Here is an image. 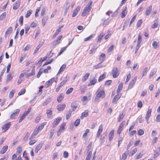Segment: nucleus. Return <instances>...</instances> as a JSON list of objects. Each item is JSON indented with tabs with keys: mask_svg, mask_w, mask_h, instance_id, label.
Returning <instances> with one entry per match:
<instances>
[{
	"mask_svg": "<svg viewBox=\"0 0 160 160\" xmlns=\"http://www.w3.org/2000/svg\"><path fill=\"white\" fill-rule=\"evenodd\" d=\"M96 94H97L95 98V100L98 101L99 100V98L101 97L102 98H104L105 96V94L104 91H100L98 89L96 92Z\"/></svg>",
	"mask_w": 160,
	"mask_h": 160,
	"instance_id": "nucleus-1",
	"label": "nucleus"
},
{
	"mask_svg": "<svg viewBox=\"0 0 160 160\" xmlns=\"http://www.w3.org/2000/svg\"><path fill=\"white\" fill-rule=\"evenodd\" d=\"M112 74L113 77L114 78H117L119 75V73L118 69V68L116 67H114L112 71Z\"/></svg>",
	"mask_w": 160,
	"mask_h": 160,
	"instance_id": "nucleus-2",
	"label": "nucleus"
},
{
	"mask_svg": "<svg viewBox=\"0 0 160 160\" xmlns=\"http://www.w3.org/2000/svg\"><path fill=\"white\" fill-rule=\"evenodd\" d=\"M137 78V77L136 76L132 79L128 85V89H130L132 88L133 86L134 85L136 81Z\"/></svg>",
	"mask_w": 160,
	"mask_h": 160,
	"instance_id": "nucleus-3",
	"label": "nucleus"
},
{
	"mask_svg": "<svg viewBox=\"0 0 160 160\" xmlns=\"http://www.w3.org/2000/svg\"><path fill=\"white\" fill-rule=\"evenodd\" d=\"M92 3V2L90 1L85 7L84 8V10H85L86 11L89 13L92 8L91 5Z\"/></svg>",
	"mask_w": 160,
	"mask_h": 160,
	"instance_id": "nucleus-4",
	"label": "nucleus"
},
{
	"mask_svg": "<svg viewBox=\"0 0 160 160\" xmlns=\"http://www.w3.org/2000/svg\"><path fill=\"white\" fill-rule=\"evenodd\" d=\"M11 125L10 122H8L5 123L4 124L2 127V129L4 130L3 131H2L3 132H6L10 127Z\"/></svg>",
	"mask_w": 160,
	"mask_h": 160,
	"instance_id": "nucleus-5",
	"label": "nucleus"
},
{
	"mask_svg": "<svg viewBox=\"0 0 160 160\" xmlns=\"http://www.w3.org/2000/svg\"><path fill=\"white\" fill-rule=\"evenodd\" d=\"M20 111V110L19 109H17L16 110L15 112L12 113L10 116V118L11 119H14L18 116V114Z\"/></svg>",
	"mask_w": 160,
	"mask_h": 160,
	"instance_id": "nucleus-6",
	"label": "nucleus"
},
{
	"mask_svg": "<svg viewBox=\"0 0 160 160\" xmlns=\"http://www.w3.org/2000/svg\"><path fill=\"white\" fill-rule=\"evenodd\" d=\"M125 123V121H123L120 125L119 127V128L118 129L117 131V133L118 134H120L121 133V131L122 130L123 126Z\"/></svg>",
	"mask_w": 160,
	"mask_h": 160,
	"instance_id": "nucleus-7",
	"label": "nucleus"
},
{
	"mask_svg": "<svg viewBox=\"0 0 160 160\" xmlns=\"http://www.w3.org/2000/svg\"><path fill=\"white\" fill-rule=\"evenodd\" d=\"M64 25H62L58 28L56 31L55 32L53 36V38H55L59 33V32L61 31V29L63 28Z\"/></svg>",
	"mask_w": 160,
	"mask_h": 160,
	"instance_id": "nucleus-8",
	"label": "nucleus"
},
{
	"mask_svg": "<svg viewBox=\"0 0 160 160\" xmlns=\"http://www.w3.org/2000/svg\"><path fill=\"white\" fill-rule=\"evenodd\" d=\"M152 112V109H149L145 117V119L147 121V123H148V120L149 118L150 117L151 115V113Z\"/></svg>",
	"mask_w": 160,
	"mask_h": 160,
	"instance_id": "nucleus-9",
	"label": "nucleus"
},
{
	"mask_svg": "<svg viewBox=\"0 0 160 160\" xmlns=\"http://www.w3.org/2000/svg\"><path fill=\"white\" fill-rule=\"evenodd\" d=\"M21 3V1L18 0L15 3L13 4V9L14 10H17L19 7Z\"/></svg>",
	"mask_w": 160,
	"mask_h": 160,
	"instance_id": "nucleus-10",
	"label": "nucleus"
},
{
	"mask_svg": "<svg viewBox=\"0 0 160 160\" xmlns=\"http://www.w3.org/2000/svg\"><path fill=\"white\" fill-rule=\"evenodd\" d=\"M54 80V78H52L50 80L47 81L45 83V86L46 88L49 87L53 82Z\"/></svg>",
	"mask_w": 160,
	"mask_h": 160,
	"instance_id": "nucleus-11",
	"label": "nucleus"
},
{
	"mask_svg": "<svg viewBox=\"0 0 160 160\" xmlns=\"http://www.w3.org/2000/svg\"><path fill=\"white\" fill-rule=\"evenodd\" d=\"M61 118H58L53 122L52 126L53 127H56L60 122L61 120Z\"/></svg>",
	"mask_w": 160,
	"mask_h": 160,
	"instance_id": "nucleus-12",
	"label": "nucleus"
},
{
	"mask_svg": "<svg viewBox=\"0 0 160 160\" xmlns=\"http://www.w3.org/2000/svg\"><path fill=\"white\" fill-rule=\"evenodd\" d=\"M152 5L150 6L148 8H147L145 12V14L146 16H148L150 14L152 11Z\"/></svg>",
	"mask_w": 160,
	"mask_h": 160,
	"instance_id": "nucleus-13",
	"label": "nucleus"
},
{
	"mask_svg": "<svg viewBox=\"0 0 160 160\" xmlns=\"http://www.w3.org/2000/svg\"><path fill=\"white\" fill-rule=\"evenodd\" d=\"M81 8L80 6L78 7L76 9L73 11V13L72 15V17H75L78 14V12L80 11Z\"/></svg>",
	"mask_w": 160,
	"mask_h": 160,
	"instance_id": "nucleus-14",
	"label": "nucleus"
},
{
	"mask_svg": "<svg viewBox=\"0 0 160 160\" xmlns=\"http://www.w3.org/2000/svg\"><path fill=\"white\" fill-rule=\"evenodd\" d=\"M66 107V105L65 104L58 105L57 106V109L59 111H63Z\"/></svg>",
	"mask_w": 160,
	"mask_h": 160,
	"instance_id": "nucleus-15",
	"label": "nucleus"
},
{
	"mask_svg": "<svg viewBox=\"0 0 160 160\" xmlns=\"http://www.w3.org/2000/svg\"><path fill=\"white\" fill-rule=\"evenodd\" d=\"M35 74V69L34 67H33L32 70V72L27 74L26 78H28L34 75Z\"/></svg>",
	"mask_w": 160,
	"mask_h": 160,
	"instance_id": "nucleus-16",
	"label": "nucleus"
},
{
	"mask_svg": "<svg viewBox=\"0 0 160 160\" xmlns=\"http://www.w3.org/2000/svg\"><path fill=\"white\" fill-rule=\"evenodd\" d=\"M39 130L37 128L36 129L34 130L33 133L32 134L30 138V139L31 138H32L34 137L35 136H36L37 134L38 133Z\"/></svg>",
	"mask_w": 160,
	"mask_h": 160,
	"instance_id": "nucleus-17",
	"label": "nucleus"
},
{
	"mask_svg": "<svg viewBox=\"0 0 160 160\" xmlns=\"http://www.w3.org/2000/svg\"><path fill=\"white\" fill-rule=\"evenodd\" d=\"M114 131L112 130L109 132L108 135L109 140V141H111L113 138L114 136Z\"/></svg>",
	"mask_w": 160,
	"mask_h": 160,
	"instance_id": "nucleus-18",
	"label": "nucleus"
},
{
	"mask_svg": "<svg viewBox=\"0 0 160 160\" xmlns=\"http://www.w3.org/2000/svg\"><path fill=\"white\" fill-rule=\"evenodd\" d=\"M8 148V146L7 145L3 147L0 151L1 154H2L6 152Z\"/></svg>",
	"mask_w": 160,
	"mask_h": 160,
	"instance_id": "nucleus-19",
	"label": "nucleus"
},
{
	"mask_svg": "<svg viewBox=\"0 0 160 160\" xmlns=\"http://www.w3.org/2000/svg\"><path fill=\"white\" fill-rule=\"evenodd\" d=\"M64 79L59 84V86H60V87H62L67 82V80L69 78L66 76L64 78Z\"/></svg>",
	"mask_w": 160,
	"mask_h": 160,
	"instance_id": "nucleus-20",
	"label": "nucleus"
},
{
	"mask_svg": "<svg viewBox=\"0 0 160 160\" xmlns=\"http://www.w3.org/2000/svg\"><path fill=\"white\" fill-rule=\"evenodd\" d=\"M121 96L119 94V93H117V94L114 97L112 100V103H114L117 101H118L120 98Z\"/></svg>",
	"mask_w": 160,
	"mask_h": 160,
	"instance_id": "nucleus-21",
	"label": "nucleus"
},
{
	"mask_svg": "<svg viewBox=\"0 0 160 160\" xmlns=\"http://www.w3.org/2000/svg\"><path fill=\"white\" fill-rule=\"evenodd\" d=\"M71 107L72 108V111H74L78 107V105L76 102H73L72 103Z\"/></svg>",
	"mask_w": 160,
	"mask_h": 160,
	"instance_id": "nucleus-22",
	"label": "nucleus"
},
{
	"mask_svg": "<svg viewBox=\"0 0 160 160\" xmlns=\"http://www.w3.org/2000/svg\"><path fill=\"white\" fill-rule=\"evenodd\" d=\"M42 145L41 144H39L37 146L36 148L35 149V152L36 153H37L38 151L41 148Z\"/></svg>",
	"mask_w": 160,
	"mask_h": 160,
	"instance_id": "nucleus-23",
	"label": "nucleus"
},
{
	"mask_svg": "<svg viewBox=\"0 0 160 160\" xmlns=\"http://www.w3.org/2000/svg\"><path fill=\"white\" fill-rule=\"evenodd\" d=\"M69 6H70V5H69V3H68V2L65 5V8H64V16L66 15V14L67 13V11L69 8Z\"/></svg>",
	"mask_w": 160,
	"mask_h": 160,
	"instance_id": "nucleus-24",
	"label": "nucleus"
},
{
	"mask_svg": "<svg viewBox=\"0 0 160 160\" xmlns=\"http://www.w3.org/2000/svg\"><path fill=\"white\" fill-rule=\"evenodd\" d=\"M64 95L63 93H61L58 97L57 100L58 102H60L64 98Z\"/></svg>",
	"mask_w": 160,
	"mask_h": 160,
	"instance_id": "nucleus-25",
	"label": "nucleus"
},
{
	"mask_svg": "<svg viewBox=\"0 0 160 160\" xmlns=\"http://www.w3.org/2000/svg\"><path fill=\"white\" fill-rule=\"evenodd\" d=\"M105 54L104 53H102L99 58V60L101 61V62H103L104 59L105 58Z\"/></svg>",
	"mask_w": 160,
	"mask_h": 160,
	"instance_id": "nucleus-26",
	"label": "nucleus"
},
{
	"mask_svg": "<svg viewBox=\"0 0 160 160\" xmlns=\"http://www.w3.org/2000/svg\"><path fill=\"white\" fill-rule=\"evenodd\" d=\"M12 28L10 27L8 28L6 30L5 33V37H6V36L9 34H10L12 32Z\"/></svg>",
	"mask_w": 160,
	"mask_h": 160,
	"instance_id": "nucleus-27",
	"label": "nucleus"
},
{
	"mask_svg": "<svg viewBox=\"0 0 160 160\" xmlns=\"http://www.w3.org/2000/svg\"><path fill=\"white\" fill-rule=\"evenodd\" d=\"M123 84L122 83H120L119 85L118 89L117 90V93H119L122 90V88Z\"/></svg>",
	"mask_w": 160,
	"mask_h": 160,
	"instance_id": "nucleus-28",
	"label": "nucleus"
},
{
	"mask_svg": "<svg viewBox=\"0 0 160 160\" xmlns=\"http://www.w3.org/2000/svg\"><path fill=\"white\" fill-rule=\"evenodd\" d=\"M97 80L95 78H94L92 81H90L88 84V86H90L92 85H94L96 82Z\"/></svg>",
	"mask_w": 160,
	"mask_h": 160,
	"instance_id": "nucleus-29",
	"label": "nucleus"
},
{
	"mask_svg": "<svg viewBox=\"0 0 160 160\" xmlns=\"http://www.w3.org/2000/svg\"><path fill=\"white\" fill-rule=\"evenodd\" d=\"M62 35H61L60 36H59L58 38L56 40L54 41V43H53V45H57V44H58L60 41V40L61 39V38H62Z\"/></svg>",
	"mask_w": 160,
	"mask_h": 160,
	"instance_id": "nucleus-30",
	"label": "nucleus"
},
{
	"mask_svg": "<svg viewBox=\"0 0 160 160\" xmlns=\"http://www.w3.org/2000/svg\"><path fill=\"white\" fill-rule=\"evenodd\" d=\"M127 11L126 10V7H125V8L122 11L121 14L122 15L121 16V17L122 18H124L127 14Z\"/></svg>",
	"mask_w": 160,
	"mask_h": 160,
	"instance_id": "nucleus-31",
	"label": "nucleus"
},
{
	"mask_svg": "<svg viewBox=\"0 0 160 160\" xmlns=\"http://www.w3.org/2000/svg\"><path fill=\"white\" fill-rule=\"evenodd\" d=\"M66 64H64L62 65L59 69L58 74H59L64 71L65 69L66 68Z\"/></svg>",
	"mask_w": 160,
	"mask_h": 160,
	"instance_id": "nucleus-32",
	"label": "nucleus"
},
{
	"mask_svg": "<svg viewBox=\"0 0 160 160\" xmlns=\"http://www.w3.org/2000/svg\"><path fill=\"white\" fill-rule=\"evenodd\" d=\"M72 111H67L66 113V119H68L71 116L72 114Z\"/></svg>",
	"mask_w": 160,
	"mask_h": 160,
	"instance_id": "nucleus-33",
	"label": "nucleus"
},
{
	"mask_svg": "<svg viewBox=\"0 0 160 160\" xmlns=\"http://www.w3.org/2000/svg\"><path fill=\"white\" fill-rule=\"evenodd\" d=\"M86 86L85 85H82L80 87V90L82 93H83L85 91Z\"/></svg>",
	"mask_w": 160,
	"mask_h": 160,
	"instance_id": "nucleus-34",
	"label": "nucleus"
},
{
	"mask_svg": "<svg viewBox=\"0 0 160 160\" xmlns=\"http://www.w3.org/2000/svg\"><path fill=\"white\" fill-rule=\"evenodd\" d=\"M51 101V98H49L47 99L43 103L42 105L43 106H45L48 105L50 102Z\"/></svg>",
	"mask_w": 160,
	"mask_h": 160,
	"instance_id": "nucleus-35",
	"label": "nucleus"
},
{
	"mask_svg": "<svg viewBox=\"0 0 160 160\" xmlns=\"http://www.w3.org/2000/svg\"><path fill=\"white\" fill-rule=\"evenodd\" d=\"M88 111L87 110H86L85 112H82V115L81 116V119H83L84 117H87L88 114Z\"/></svg>",
	"mask_w": 160,
	"mask_h": 160,
	"instance_id": "nucleus-36",
	"label": "nucleus"
},
{
	"mask_svg": "<svg viewBox=\"0 0 160 160\" xmlns=\"http://www.w3.org/2000/svg\"><path fill=\"white\" fill-rule=\"evenodd\" d=\"M148 71V67H145L143 70L142 72V77L144 76H146L147 74V72Z\"/></svg>",
	"mask_w": 160,
	"mask_h": 160,
	"instance_id": "nucleus-37",
	"label": "nucleus"
},
{
	"mask_svg": "<svg viewBox=\"0 0 160 160\" xmlns=\"http://www.w3.org/2000/svg\"><path fill=\"white\" fill-rule=\"evenodd\" d=\"M89 76V73H87L86 74L84 75V76H83V77L82 79V81L83 82L85 81L88 78Z\"/></svg>",
	"mask_w": 160,
	"mask_h": 160,
	"instance_id": "nucleus-38",
	"label": "nucleus"
},
{
	"mask_svg": "<svg viewBox=\"0 0 160 160\" xmlns=\"http://www.w3.org/2000/svg\"><path fill=\"white\" fill-rule=\"evenodd\" d=\"M157 72V70L155 68L152 69L150 74V77H152L154 74Z\"/></svg>",
	"mask_w": 160,
	"mask_h": 160,
	"instance_id": "nucleus-39",
	"label": "nucleus"
},
{
	"mask_svg": "<svg viewBox=\"0 0 160 160\" xmlns=\"http://www.w3.org/2000/svg\"><path fill=\"white\" fill-rule=\"evenodd\" d=\"M128 152L127 151H126L125 153H123L122 154L121 160H125L126 159L127 156L126 153H127V154H128Z\"/></svg>",
	"mask_w": 160,
	"mask_h": 160,
	"instance_id": "nucleus-40",
	"label": "nucleus"
},
{
	"mask_svg": "<svg viewBox=\"0 0 160 160\" xmlns=\"http://www.w3.org/2000/svg\"><path fill=\"white\" fill-rule=\"evenodd\" d=\"M47 122H43L42 124H41L38 128L39 130H42L44 126L46 125Z\"/></svg>",
	"mask_w": 160,
	"mask_h": 160,
	"instance_id": "nucleus-41",
	"label": "nucleus"
},
{
	"mask_svg": "<svg viewBox=\"0 0 160 160\" xmlns=\"http://www.w3.org/2000/svg\"><path fill=\"white\" fill-rule=\"evenodd\" d=\"M103 125L101 124L99 127L97 133L101 134L102 131Z\"/></svg>",
	"mask_w": 160,
	"mask_h": 160,
	"instance_id": "nucleus-42",
	"label": "nucleus"
},
{
	"mask_svg": "<svg viewBox=\"0 0 160 160\" xmlns=\"http://www.w3.org/2000/svg\"><path fill=\"white\" fill-rule=\"evenodd\" d=\"M104 35L103 32H102L98 36L97 42H100L102 39V38Z\"/></svg>",
	"mask_w": 160,
	"mask_h": 160,
	"instance_id": "nucleus-43",
	"label": "nucleus"
},
{
	"mask_svg": "<svg viewBox=\"0 0 160 160\" xmlns=\"http://www.w3.org/2000/svg\"><path fill=\"white\" fill-rule=\"evenodd\" d=\"M15 90H12V91L10 92L9 94V98H12L14 96V93H15Z\"/></svg>",
	"mask_w": 160,
	"mask_h": 160,
	"instance_id": "nucleus-44",
	"label": "nucleus"
},
{
	"mask_svg": "<svg viewBox=\"0 0 160 160\" xmlns=\"http://www.w3.org/2000/svg\"><path fill=\"white\" fill-rule=\"evenodd\" d=\"M154 23L152 26V28H157L158 25V22L157 20L154 21Z\"/></svg>",
	"mask_w": 160,
	"mask_h": 160,
	"instance_id": "nucleus-45",
	"label": "nucleus"
},
{
	"mask_svg": "<svg viewBox=\"0 0 160 160\" xmlns=\"http://www.w3.org/2000/svg\"><path fill=\"white\" fill-rule=\"evenodd\" d=\"M102 67V65L101 63H98V64L95 65L93 67V68L95 69H97L98 68H101Z\"/></svg>",
	"mask_w": 160,
	"mask_h": 160,
	"instance_id": "nucleus-46",
	"label": "nucleus"
},
{
	"mask_svg": "<svg viewBox=\"0 0 160 160\" xmlns=\"http://www.w3.org/2000/svg\"><path fill=\"white\" fill-rule=\"evenodd\" d=\"M142 41V35L141 33L139 34L138 40L137 41V43L138 44H140V43Z\"/></svg>",
	"mask_w": 160,
	"mask_h": 160,
	"instance_id": "nucleus-47",
	"label": "nucleus"
},
{
	"mask_svg": "<svg viewBox=\"0 0 160 160\" xmlns=\"http://www.w3.org/2000/svg\"><path fill=\"white\" fill-rule=\"evenodd\" d=\"M46 113L48 117H50L51 116L52 114V111L48 109L47 110Z\"/></svg>",
	"mask_w": 160,
	"mask_h": 160,
	"instance_id": "nucleus-48",
	"label": "nucleus"
},
{
	"mask_svg": "<svg viewBox=\"0 0 160 160\" xmlns=\"http://www.w3.org/2000/svg\"><path fill=\"white\" fill-rule=\"evenodd\" d=\"M92 151H89L85 159H86V160H90L91 158V156L92 155Z\"/></svg>",
	"mask_w": 160,
	"mask_h": 160,
	"instance_id": "nucleus-49",
	"label": "nucleus"
},
{
	"mask_svg": "<svg viewBox=\"0 0 160 160\" xmlns=\"http://www.w3.org/2000/svg\"><path fill=\"white\" fill-rule=\"evenodd\" d=\"M6 14L5 12L3 13L0 16V21L2 20L5 18Z\"/></svg>",
	"mask_w": 160,
	"mask_h": 160,
	"instance_id": "nucleus-50",
	"label": "nucleus"
},
{
	"mask_svg": "<svg viewBox=\"0 0 160 160\" xmlns=\"http://www.w3.org/2000/svg\"><path fill=\"white\" fill-rule=\"evenodd\" d=\"M31 108L30 107L29 108H28L27 111H25L24 112L23 115H24L25 116H26L30 112V110H31Z\"/></svg>",
	"mask_w": 160,
	"mask_h": 160,
	"instance_id": "nucleus-51",
	"label": "nucleus"
},
{
	"mask_svg": "<svg viewBox=\"0 0 160 160\" xmlns=\"http://www.w3.org/2000/svg\"><path fill=\"white\" fill-rule=\"evenodd\" d=\"M55 132L54 130V129H52L50 130V134L49 135V138L51 139L52 138V137L53 135Z\"/></svg>",
	"mask_w": 160,
	"mask_h": 160,
	"instance_id": "nucleus-52",
	"label": "nucleus"
},
{
	"mask_svg": "<svg viewBox=\"0 0 160 160\" xmlns=\"http://www.w3.org/2000/svg\"><path fill=\"white\" fill-rule=\"evenodd\" d=\"M94 36V35L93 34L91 35L88 37L84 38V41H87L90 40L91 39V38H92Z\"/></svg>",
	"mask_w": 160,
	"mask_h": 160,
	"instance_id": "nucleus-53",
	"label": "nucleus"
},
{
	"mask_svg": "<svg viewBox=\"0 0 160 160\" xmlns=\"http://www.w3.org/2000/svg\"><path fill=\"white\" fill-rule=\"evenodd\" d=\"M73 89L72 88H69L68 89L66 92V94L67 95L70 94L73 90Z\"/></svg>",
	"mask_w": 160,
	"mask_h": 160,
	"instance_id": "nucleus-54",
	"label": "nucleus"
},
{
	"mask_svg": "<svg viewBox=\"0 0 160 160\" xmlns=\"http://www.w3.org/2000/svg\"><path fill=\"white\" fill-rule=\"evenodd\" d=\"M17 152L18 154H20L22 150V148L20 146H18L17 147Z\"/></svg>",
	"mask_w": 160,
	"mask_h": 160,
	"instance_id": "nucleus-55",
	"label": "nucleus"
},
{
	"mask_svg": "<svg viewBox=\"0 0 160 160\" xmlns=\"http://www.w3.org/2000/svg\"><path fill=\"white\" fill-rule=\"evenodd\" d=\"M66 125V123L65 122H63L62 123L60 126L59 129L61 130H64L65 128V127Z\"/></svg>",
	"mask_w": 160,
	"mask_h": 160,
	"instance_id": "nucleus-56",
	"label": "nucleus"
},
{
	"mask_svg": "<svg viewBox=\"0 0 160 160\" xmlns=\"http://www.w3.org/2000/svg\"><path fill=\"white\" fill-rule=\"evenodd\" d=\"M88 12L85 10H84V9L83 10V11L82 13V16H85L88 15L89 14Z\"/></svg>",
	"mask_w": 160,
	"mask_h": 160,
	"instance_id": "nucleus-57",
	"label": "nucleus"
},
{
	"mask_svg": "<svg viewBox=\"0 0 160 160\" xmlns=\"http://www.w3.org/2000/svg\"><path fill=\"white\" fill-rule=\"evenodd\" d=\"M19 21L21 26H22L23 23V16H21L20 17Z\"/></svg>",
	"mask_w": 160,
	"mask_h": 160,
	"instance_id": "nucleus-58",
	"label": "nucleus"
},
{
	"mask_svg": "<svg viewBox=\"0 0 160 160\" xmlns=\"http://www.w3.org/2000/svg\"><path fill=\"white\" fill-rule=\"evenodd\" d=\"M26 90L25 89H22L18 93V95L20 96L23 94L25 92Z\"/></svg>",
	"mask_w": 160,
	"mask_h": 160,
	"instance_id": "nucleus-59",
	"label": "nucleus"
},
{
	"mask_svg": "<svg viewBox=\"0 0 160 160\" xmlns=\"http://www.w3.org/2000/svg\"><path fill=\"white\" fill-rule=\"evenodd\" d=\"M89 131L90 130L89 129H86L85 131V132L83 135L82 137L83 138H85L87 136L88 133L89 132Z\"/></svg>",
	"mask_w": 160,
	"mask_h": 160,
	"instance_id": "nucleus-60",
	"label": "nucleus"
},
{
	"mask_svg": "<svg viewBox=\"0 0 160 160\" xmlns=\"http://www.w3.org/2000/svg\"><path fill=\"white\" fill-rule=\"evenodd\" d=\"M114 47V45H111L108 49V52L109 53L111 52L112 50H113Z\"/></svg>",
	"mask_w": 160,
	"mask_h": 160,
	"instance_id": "nucleus-61",
	"label": "nucleus"
},
{
	"mask_svg": "<svg viewBox=\"0 0 160 160\" xmlns=\"http://www.w3.org/2000/svg\"><path fill=\"white\" fill-rule=\"evenodd\" d=\"M80 119H77L74 123V125L76 127L78 126L80 124Z\"/></svg>",
	"mask_w": 160,
	"mask_h": 160,
	"instance_id": "nucleus-62",
	"label": "nucleus"
},
{
	"mask_svg": "<svg viewBox=\"0 0 160 160\" xmlns=\"http://www.w3.org/2000/svg\"><path fill=\"white\" fill-rule=\"evenodd\" d=\"M105 78V75L104 74H103L101 75L98 79V81L100 82L102 80Z\"/></svg>",
	"mask_w": 160,
	"mask_h": 160,
	"instance_id": "nucleus-63",
	"label": "nucleus"
},
{
	"mask_svg": "<svg viewBox=\"0 0 160 160\" xmlns=\"http://www.w3.org/2000/svg\"><path fill=\"white\" fill-rule=\"evenodd\" d=\"M144 131L142 129H139L138 131V134L139 136L142 135L144 134Z\"/></svg>",
	"mask_w": 160,
	"mask_h": 160,
	"instance_id": "nucleus-64",
	"label": "nucleus"
}]
</instances>
